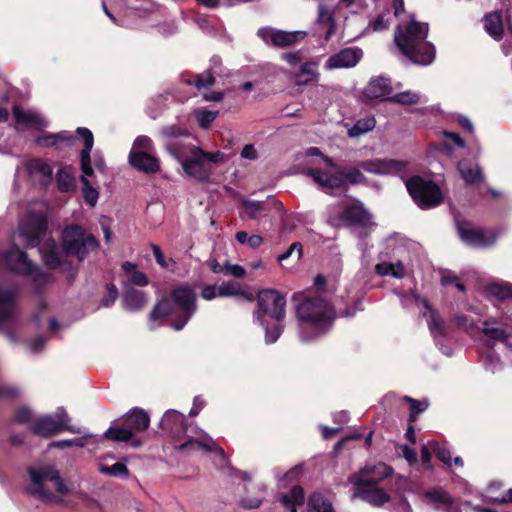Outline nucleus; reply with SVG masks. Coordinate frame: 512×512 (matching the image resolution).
Listing matches in <instances>:
<instances>
[{
  "label": "nucleus",
  "mask_w": 512,
  "mask_h": 512,
  "mask_svg": "<svg viewBox=\"0 0 512 512\" xmlns=\"http://www.w3.org/2000/svg\"><path fill=\"white\" fill-rule=\"evenodd\" d=\"M161 428L177 438L174 448L184 455L196 451L214 452L219 458L218 465L228 463L224 450L202 429L186 423L185 416L177 410H167L163 415Z\"/></svg>",
  "instance_id": "f257e3e1"
},
{
  "label": "nucleus",
  "mask_w": 512,
  "mask_h": 512,
  "mask_svg": "<svg viewBox=\"0 0 512 512\" xmlns=\"http://www.w3.org/2000/svg\"><path fill=\"white\" fill-rule=\"evenodd\" d=\"M99 242L87 234L79 225L66 226L62 231V246L50 239L39 247L44 264L50 269H56L64 264L66 256H75L83 261L86 256L98 248Z\"/></svg>",
  "instance_id": "f03ea898"
},
{
  "label": "nucleus",
  "mask_w": 512,
  "mask_h": 512,
  "mask_svg": "<svg viewBox=\"0 0 512 512\" xmlns=\"http://www.w3.org/2000/svg\"><path fill=\"white\" fill-rule=\"evenodd\" d=\"M428 24L411 17L408 24L396 27L394 41L399 50L413 63L427 66L435 59V47L426 40Z\"/></svg>",
  "instance_id": "7ed1b4c3"
},
{
  "label": "nucleus",
  "mask_w": 512,
  "mask_h": 512,
  "mask_svg": "<svg viewBox=\"0 0 512 512\" xmlns=\"http://www.w3.org/2000/svg\"><path fill=\"white\" fill-rule=\"evenodd\" d=\"M195 291L186 285L174 288L169 298L162 299L150 312V322L170 317L172 328L182 330L197 310Z\"/></svg>",
  "instance_id": "20e7f679"
},
{
  "label": "nucleus",
  "mask_w": 512,
  "mask_h": 512,
  "mask_svg": "<svg viewBox=\"0 0 512 512\" xmlns=\"http://www.w3.org/2000/svg\"><path fill=\"white\" fill-rule=\"evenodd\" d=\"M479 331L486 337L484 343L488 348V351L482 355L483 365L487 371L494 374L503 367L501 357L494 351V343L501 342L506 348L512 350V315L488 317L482 322Z\"/></svg>",
  "instance_id": "39448f33"
},
{
  "label": "nucleus",
  "mask_w": 512,
  "mask_h": 512,
  "mask_svg": "<svg viewBox=\"0 0 512 512\" xmlns=\"http://www.w3.org/2000/svg\"><path fill=\"white\" fill-rule=\"evenodd\" d=\"M296 315L299 321L313 327L316 332L307 335L301 328L299 336L301 341L309 342L325 334L333 324L335 312L333 307L321 297H311L303 300L296 307Z\"/></svg>",
  "instance_id": "423d86ee"
},
{
  "label": "nucleus",
  "mask_w": 512,
  "mask_h": 512,
  "mask_svg": "<svg viewBox=\"0 0 512 512\" xmlns=\"http://www.w3.org/2000/svg\"><path fill=\"white\" fill-rule=\"evenodd\" d=\"M286 299L276 290L266 289L258 293L257 310L254 313V321L259 323L265 330L266 344L275 343L281 336L284 326L281 323L269 328L265 317L281 322L285 318Z\"/></svg>",
  "instance_id": "0eeeda50"
},
{
  "label": "nucleus",
  "mask_w": 512,
  "mask_h": 512,
  "mask_svg": "<svg viewBox=\"0 0 512 512\" xmlns=\"http://www.w3.org/2000/svg\"><path fill=\"white\" fill-rule=\"evenodd\" d=\"M166 149L181 164L188 176L201 182L208 180L211 163H219L224 160V153L220 151L205 152L196 146H191L189 155L185 156L182 146L177 142L167 144Z\"/></svg>",
  "instance_id": "6e6552de"
},
{
  "label": "nucleus",
  "mask_w": 512,
  "mask_h": 512,
  "mask_svg": "<svg viewBox=\"0 0 512 512\" xmlns=\"http://www.w3.org/2000/svg\"><path fill=\"white\" fill-rule=\"evenodd\" d=\"M28 474L31 484L27 487V492L39 498L45 503L63 502L62 498L52 493L47 487L51 482L60 494H67L69 489L60 476L59 471L52 465H37L28 468Z\"/></svg>",
  "instance_id": "1a4fd4ad"
},
{
  "label": "nucleus",
  "mask_w": 512,
  "mask_h": 512,
  "mask_svg": "<svg viewBox=\"0 0 512 512\" xmlns=\"http://www.w3.org/2000/svg\"><path fill=\"white\" fill-rule=\"evenodd\" d=\"M149 424L150 419L148 414L142 409L133 408L124 417L123 426H111L105 431L104 437L115 442L131 441L133 447H139L141 441L133 439V434L135 432L145 431L149 427Z\"/></svg>",
  "instance_id": "9d476101"
},
{
  "label": "nucleus",
  "mask_w": 512,
  "mask_h": 512,
  "mask_svg": "<svg viewBox=\"0 0 512 512\" xmlns=\"http://www.w3.org/2000/svg\"><path fill=\"white\" fill-rule=\"evenodd\" d=\"M77 137L81 139L84 143V148L80 153V166H81V183H82V192L84 196V200L90 206H95L99 193L98 191L92 187L87 179V177H91L94 174L92 165H91V151L94 145V137L92 132L85 127H79L76 130Z\"/></svg>",
  "instance_id": "9b49d317"
},
{
  "label": "nucleus",
  "mask_w": 512,
  "mask_h": 512,
  "mask_svg": "<svg viewBox=\"0 0 512 512\" xmlns=\"http://www.w3.org/2000/svg\"><path fill=\"white\" fill-rule=\"evenodd\" d=\"M70 417L63 407L57 408L54 413L42 415L32 422V431L35 435L50 438L63 430L80 434L82 429L69 425Z\"/></svg>",
  "instance_id": "f8f14e48"
},
{
  "label": "nucleus",
  "mask_w": 512,
  "mask_h": 512,
  "mask_svg": "<svg viewBox=\"0 0 512 512\" xmlns=\"http://www.w3.org/2000/svg\"><path fill=\"white\" fill-rule=\"evenodd\" d=\"M406 188L414 202L422 209L439 205L442 192L437 184L420 176H413L406 181Z\"/></svg>",
  "instance_id": "ddd939ff"
},
{
  "label": "nucleus",
  "mask_w": 512,
  "mask_h": 512,
  "mask_svg": "<svg viewBox=\"0 0 512 512\" xmlns=\"http://www.w3.org/2000/svg\"><path fill=\"white\" fill-rule=\"evenodd\" d=\"M17 286L4 287L0 284V332L4 333L12 342L16 341L12 327L16 320L18 305Z\"/></svg>",
  "instance_id": "4468645a"
},
{
  "label": "nucleus",
  "mask_w": 512,
  "mask_h": 512,
  "mask_svg": "<svg viewBox=\"0 0 512 512\" xmlns=\"http://www.w3.org/2000/svg\"><path fill=\"white\" fill-rule=\"evenodd\" d=\"M338 220L347 226H353V233L359 238L366 237L368 235L367 228L374 225L372 215L359 201L344 205Z\"/></svg>",
  "instance_id": "2eb2a0df"
},
{
  "label": "nucleus",
  "mask_w": 512,
  "mask_h": 512,
  "mask_svg": "<svg viewBox=\"0 0 512 512\" xmlns=\"http://www.w3.org/2000/svg\"><path fill=\"white\" fill-rule=\"evenodd\" d=\"M456 227L461 240L475 248L492 246L497 240V234L493 230L475 228L465 221L456 220Z\"/></svg>",
  "instance_id": "dca6fc26"
},
{
  "label": "nucleus",
  "mask_w": 512,
  "mask_h": 512,
  "mask_svg": "<svg viewBox=\"0 0 512 512\" xmlns=\"http://www.w3.org/2000/svg\"><path fill=\"white\" fill-rule=\"evenodd\" d=\"M323 161L329 167L328 170L318 168L308 169L307 174L323 189H335L344 186L342 168L337 166L329 157H323Z\"/></svg>",
  "instance_id": "f3484780"
},
{
  "label": "nucleus",
  "mask_w": 512,
  "mask_h": 512,
  "mask_svg": "<svg viewBox=\"0 0 512 512\" xmlns=\"http://www.w3.org/2000/svg\"><path fill=\"white\" fill-rule=\"evenodd\" d=\"M392 474L393 469L383 462L366 464L357 473L350 475L348 482L352 485H378Z\"/></svg>",
  "instance_id": "a211bd4d"
},
{
  "label": "nucleus",
  "mask_w": 512,
  "mask_h": 512,
  "mask_svg": "<svg viewBox=\"0 0 512 512\" xmlns=\"http://www.w3.org/2000/svg\"><path fill=\"white\" fill-rule=\"evenodd\" d=\"M257 35L266 44H272L277 47H287L297 42L298 40L303 39L305 36V32H287L273 29L271 27H262L258 29Z\"/></svg>",
  "instance_id": "6ab92c4d"
},
{
  "label": "nucleus",
  "mask_w": 512,
  "mask_h": 512,
  "mask_svg": "<svg viewBox=\"0 0 512 512\" xmlns=\"http://www.w3.org/2000/svg\"><path fill=\"white\" fill-rule=\"evenodd\" d=\"M363 57L362 49L358 47H348L332 54L325 63V68L349 69L355 67Z\"/></svg>",
  "instance_id": "aec40b11"
},
{
  "label": "nucleus",
  "mask_w": 512,
  "mask_h": 512,
  "mask_svg": "<svg viewBox=\"0 0 512 512\" xmlns=\"http://www.w3.org/2000/svg\"><path fill=\"white\" fill-rule=\"evenodd\" d=\"M336 30L334 10L324 4H319L315 21L314 34L328 41Z\"/></svg>",
  "instance_id": "412c9836"
},
{
  "label": "nucleus",
  "mask_w": 512,
  "mask_h": 512,
  "mask_svg": "<svg viewBox=\"0 0 512 512\" xmlns=\"http://www.w3.org/2000/svg\"><path fill=\"white\" fill-rule=\"evenodd\" d=\"M359 167L368 173L387 175L402 172L406 163L395 159H374L362 161Z\"/></svg>",
  "instance_id": "4be33fe9"
},
{
  "label": "nucleus",
  "mask_w": 512,
  "mask_h": 512,
  "mask_svg": "<svg viewBox=\"0 0 512 512\" xmlns=\"http://www.w3.org/2000/svg\"><path fill=\"white\" fill-rule=\"evenodd\" d=\"M353 496L373 507H382L390 499L389 494L378 485H353Z\"/></svg>",
  "instance_id": "5701e85b"
},
{
  "label": "nucleus",
  "mask_w": 512,
  "mask_h": 512,
  "mask_svg": "<svg viewBox=\"0 0 512 512\" xmlns=\"http://www.w3.org/2000/svg\"><path fill=\"white\" fill-rule=\"evenodd\" d=\"M26 170L30 179L42 186H46L52 179L53 169L49 163L42 159L28 160Z\"/></svg>",
  "instance_id": "b1692460"
},
{
  "label": "nucleus",
  "mask_w": 512,
  "mask_h": 512,
  "mask_svg": "<svg viewBox=\"0 0 512 512\" xmlns=\"http://www.w3.org/2000/svg\"><path fill=\"white\" fill-rule=\"evenodd\" d=\"M153 152L148 153H129V164L146 174H154L160 170V161L157 157L152 155Z\"/></svg>",
  "instance_id": "393cba45"
},
{
  "label": "nucleus",
  "mask_w": 512,
  "mask_h": 512,
  "mask_svg": "<svg viewBox=\"0 0 512 512\" xmlns=\"http://www.w3.org/2000/svg\"><path fill=\"white\" fill-rule=\"evenodd\" d=\"M13 116L18 127L41 128L47 126L45 119L33 110H24L15 106Z\"/></svg>",
  "instance_id": "a878e982"
},
{
  "label": "nucleus",
  "mask_w": 512,
  "mask_h": 512,
  "mask_svg": "<svg viewBox=\"0 0 512 512\" xmlns=\"http://www.w3.org/2000/svg\"><path fill=\"white\" fill-rule=\"evenodd\" d=\"M392 87L390 80L385 77L371 79L364 90V94L370 99L388 100L391 97Z\"/></svg>",
  "instance_id": "bb28decb"
},
{
  "label": "nucleus",
  "mask_w": 512,
  "mask_h": 512,
  "mask_svg": "<svg viewBox=\"0 0 512 512\" xmlns=\"http://www.w3.org/2000/svg\"><path fill=\"white\" fill-rule=\"evenodd\" d=\"M123 306L128 311H139L145 307L147 303L146 294L131 286H126L123 295Z\"/></svg>",
  "instance_id": "cd10ccee"
},
{
  "label": "nucleus",
  "mask_w": 512,
  "mask_h": 512,
  "mask_svg": "<svg viewBox=\"0 0 512 512\" xmlns=\"http://www.w3.org/2000/svg\"><path fill=\"white\" fill-rule=\"evenodd\" d=\"M429 313L428 327L437 345L441 339L446 337L447 331L444 320L439 316L438 312L430 307V310L423 312V315Z\"/></svg>",
  "instance_id": "c85d7f7f"
},
{
  "label": "nucleus",
  "mask_w": 512,
  "mask_h": 512,
  "mask_svg": "<svg viewBox=\"0 0 512 512\" xmlns=\"http://www.w3.org/2000/svg\"><path fill=\"white\" fill-rule=\"evenodd\" d=\"M30 278L34 291L41 293L43 289L54 281V277L51 273L43 271L35 263L32 265L31 272L25 274Z\"/></svg>",
  "instance_id": "c756f323"
},
{
  "label": "nucleus",
  "mask_w": 512,
  "mask_h": 512,
  "mask_svg": "<svg viewBox=\"0 0 512 512\" xmlns=\"http://www.w3.org/2000/svg\"><path fill=\"white\" fill-rule=\"evenodd\" d=\"M76 140L69 131H60L58 133H50L40 137H37L35 142L40 147H53L59 143H66L67 145H72V143Z\"/></svg>",
  "instance_id": "7c9ffc66"
},
{
  "label": "nucleus",
  "mask_w": 512,
  "mask_h": 512,
  "mask_svg": "<svg viewBox=\"0 0 512 512\" xmlns=\"http://www.w3.org/2000/svg\"><path fill=\"white\" fill-rule=\"evenodd\" d=\"M279 500L290 512H297V507L304 504V490L300 486H293L288 493L282 494Z\"/></svg>",
  "instance_id": "2f4dec72"
},
{
  "label": "nucleus",
  "mask_w": 512,
  "mask_h": 512,
  "mask_svg": "<svg viewBox=\"0 0 512 512\" xmlns=\"http://www.w3.org/2000/svg\"><path fill=\"white\" fill-rule=\"evenodd\" d=\"M485 31L496 41L502 39L503 21L501 12L495 11L484 17Z\"/></svg>",
  "instance_id": "473e14b6"
},
{
  "label": "nucleus",
  "mask_w": 512,
  "mask_h": 512,
  "mask_svg": "<svg viewBox=\"0 0 512 512\" xmlns=\"http://www.w3.org/2000/svg\"><path fill=\"white\" fill-rule=\"evenodd\" d=\"M458 171L467 184H476L483 179L479 165L472 164L468 160H462L458 163Z\"/></svg>",
  "instance_id": "72a5a7b5"
},
{
  "label": "nucleus",
  "mask_w": 512,
  "mask_h": 512,
  "mask_svg": "<svg viewBox=\"0 0 512 512\" xmlns=\"http://www.w3.org/2000/svg\"><path fill=\"white\" fill-rule=\"evenodd\" d=\"M425 497L432 503L435 504V508L438 510L448 511L452 505L453 499L450 494L443 488L437 487L428 490L425 493Z\"/></svg>",
  "instance_id": "f704fd0d"
},
{
  "label": "nucleus",
  "mask_w": 512,
  "mask_h": 512,
  "mask_svg": "<svg viewBox=\"0 0 512 512\" xmlns=\"http://www.w3.org/2000/svg\"><path fill=\"white\" fill-rule=\"evenodd\" d=\"M317 65L318 64L316 62L312 61L303 63L295 75V84L298 86H304L317 80L319 77Z\"/></svg>",
  "instance_id": "c9c22d12"
},
{
  "label": "nucleus",
  "mask_w": 512,
  "mask_h": 512,
  "mask_svg": "<svg viewBox=\"0 0 512 512\" xmlns=\"http://www.w3.org/2000/svg\"><path fill=\"white\" fill-rule=\"evenodd\" d=\"M181 78L183 82H185L188 85H194L198 90L210 88L215 83V76L212 74L211 71L207 70L195 76L182 74Z\"/></svg>",
  "instance_id": "e433bc0d"
},
{
  "label": "nucleus",
  "mask_w": 512,
  "mask_h": 512,
  "mask_svg": "<svg viewBox=\"0 0 512 512\" xmlns=\"http://www.w3.org/2000/svg\"><path fill=\"white\" fill-rule=\"evenodd\" d=\"M485 293L489 297L504 301L512 298V284L502 281L491 282L486 286Z\"/></svg>",
  "instance_id": "4c0bfd02"
},
{
  "label": "nucleus",
  "mask_w": 512,
  "mask_h": 512,
  "mask_svg": "<svg viewBox=\"0 0 512 512\" xmlns=\"http://www.w3.org/2000/svg\"><path fill=\"white\" fill-rule=\"evenodd\" d=\"M394 294L398 296L402 307L405 309H410L413 305H422L425 308V310H430L429 302L414 291L405 293L401 290L395 289Z\"/></svg>",
  "instance_id": "58836bf2"
},
{
  "label": "nucleus",
  "mask_w": 512,
  "mask_h": 512,
  "mask_svg": "<svg viewBox=\"0 0 512 512\" xmlns=\"http://www.w3.org/2000/svg\"><path fill=\"white\" fill-rule=\"evenodd\" d=\"M375 271L380 276H392L401 279L405 275L403 264L398 261L396 264L389 262H382L376 265Z\"/></svg>",
  "instance_id": "ea45409f"
},
{
  "label": "nucleus",
  "mask_w": 512,
  "mask_h": 512,
  "mask_svg": "<svg viewBox=\"0 0 512 512\" xmlns=\"http://www.w3.org/2000/svg\"><path fill=\"white\" fill-rule=\"evenodd\" d=\"M242 206L249 219L260 220L264 217L267 208L264 202L244 199Z\"/></svg>",
  "instance_id": "a19ab883"
},
{
  "label": "nucleus",
  "mask_w": 512,
  "mask_h": 512,
  "mask_svg": "<svg viewBox=\"0 0 512 512\" xmlns=\"http://www.w3.org/2000/svg\"><path fill=\"white\" fill-rule=\"evenodd\" d=\"M376 120L373 116L359 119L353 127L348 130L350 138H357L361 135L372 131L375 128Z\"/></svg>",
  "instance_id": "79ce46f5"
},
{
  "label": "nucleus",
  "mask_w": 512,
  "mask_h": 512,
  "mask_svg": "<svg viewBox=\"0 0 512 512\" xmlns=\"http://www.w3.org/2000/svg\"><path fill=\"white\" fill-rule=\"evenodd\" d=\"M59 190L68 192L74 188V174L71 167H62L56 174Z\"/></svg>",
  "instance_id": "37998d69"
},
{
  "label": "nucleus",
  "mask_w": 512,
  "mask_h": 512,
  "mask_svg": "<svg viewBox=\"0 0 512 512\" xmlns=\"http://www.w3.org/2000/svg\"><path fill=\"white\" fill-rule=\"evenodd\" d=\"M307 512H335L331 503L322 494L313 493L308 500Z\"/></svg>",
  "instance_id": "c03bdc74"
},
{
  "label": "nucleus",
  "mask_w": 512,
  "mask_h": 512,
  "mask_svg": "<svg viewBox=\"0 0 512 512\" xmlns=\"http://www.w3.org/2000/svg\"><path fill=\"white\" fill-rule=\"evenodd\" d=\"M390 102L398 103L402 105H413L421 101V95L415 91L407 90L404 92L392 95L389 98Z\"/></svg>",
  "instance_id": "a18cd8bd"
},
{
  "label": "nucleus",
  "mask_w": 512,
  "mask_h": 512,
  "mask_svg": "<svg viewBox=\"0 0 512 512\" xmlns=\"http://www.w3.org/2000/svg\"><path fill=\"white\" fill-rule=\"evenodd\" d=\"M89 437H92V435L85 434L83 437H79V438L53 441L48 445V449H52V448L65 449V448H70V447L83 448L86 445L85 439H87Z\"/></svg>",
  "instance_id": "49530a36"
},
{
  "label": "nucleus",
  "mask_w": 512,
  "mask_h": 512,
  "mask_svg": "<svg viewBox=\"0 0 512 512\" xmlns=\"http://www.w3.org/2000/svg\"><path fill=\"white\" fill-rule=\"evenodd\" d=\"M155 147L151 138L145 135L138 136L132 145L130 153L154 152Z\"/></svg>",
  "instance_id": "de8ad7c7"
},
{
  "label": "nucleus",
  "mask_w": 512,
  "mask_h": 512,
  "mask_svg": "<svg viewBox=\"0 0 512 512\" xmlns=\"http://www.w3.org/2000/svg\"><path fill=\"white\" fill-rule=\"evenodd\" d=\"M402 400L410 403V421H414L416 415L426 411L429 406L427 399L417 400L411 398L410 396H404Z\"/></svg>",
  "instance_id": "09e8293b"
},
{
  "label": "nucleus",
  "mask_w": 512,
  "mask_h": 512,
  "mask_svg": "<svg viewBox=\"0 0 512 512\" xmlns=\"http://www.w3.org/2000/svg\"><path fill=\"white\" fill-rule=\"evenodd\" d=\"M100 472L113 477L127 478L129 471L124 463L116 462L111 466H101Z\"/></svg>",
  "instance_id": "8fccbe9b"
},
{
  "label": "nucleus",
  "mask_w": 512,
  "mask_h": 512,
  "mask_svg": "<svg viewBox=\"0 0 512 512\" xmlns=\"http://www.w3.org/2000/svg\"><path fill=\"white\" fill-rule=\"evenodd\" d=\"M430 448L435 452L436 456L441 462H443L448 467L452 465L451 453L447 446L444 444H439L438 442H430Z\"/></svg>",
  "instance_id": "3c124183"
},
{
  "label": "nucleus",
  "mask_w": 512,
  "mask_h": 512,
  "mask_svg": "<svg viewBox=\"0 0 512 512\" xmlns=\"http://www.w3.org/2000/svg\"><path fill=\"white\" fill-rule=\"evenodd\" d=\"M218 112L198 109L195 111V118L203 129H208L211 123L216 119Z\"/></svg>",
  "instance_id": "603ef678"
},
{
  "label": "nucleus",
  "mask_w": 512,
  "mask_h": 512,
  "mask_svg": "<svg viewBox=\"0 0 512 512\" xmlns=\"http://www.w3.org/2000/svg\"><path fill=\"white\" fill-rule=\"evenodd\" d=\"M342 175H344V184L346 182L351 184H360L365 181V176L357 168H342Z\"/></svg>",
  "instance_id": "864d4df0"
},
{
  "label": "nucleus",
  "mask_w": 512,
  "mask_h": 512,
  "mask_svg": "<svg viewBox=\"0 0 512 512\" xmlns=\"http://www.w3.org/2000/svg\"><path fill=\"white\" fill-rule=\"evenodd\" d=\"M218 289L221 297L236 296L241 294L240 286L232 281L223 282L218 286Z\"/></svg>",
  "instance_id": "5fc2aeb1"
},
{
  "label": "nucleus",
  "mask_w": 512,
  "mask_h": 512,
  "mask_svg": "<svg viewBox=\"0 0 512 512\" xmlns=\"http://www.w3.org/2000/svg\"><path fill=\"white\" fill-rule=\"evenodd\" d=\"M151 248L155 257L156 262L163 268L171 269L175 266V261L173 259L167 260L164 257L160 247L156 244H151Z\"/></svg>",
  "instance_id": "6e6d98bb"
},
{
  "label": "nucleus",
  "mask_w": 512,
  "mask_h": 512,
  "mask_svg": "<svg viewBox=\"0 0 512 512\" xmlns=\"http://www.w3.org/2000/svg\"><path fill=\"white\" fill-rule=\"evenodd\" d=\"M118 297V290L114 284H108L106 287V293L101 301L103 307H110L114 304Z\"/></svg>",
  "instance_id": "4d7b16f0"
},
{
  "label": "nucleus",
  "mask_w": 512,
  "mask_h": 512,
  "mask_svg": "<svg viewBox=\"0 0 512 512\" xmlns=\"http://www.w3.org/2000/svg\"><path fill=\"white\" fill-rule=\"evenodd\" d=\"M389 24V18L386 17V14H382L369 23L368 29L371 28L373 32H380L386 30Z\"/></svg>",
  "instance_id": "13d9d810"
},
{
  "label": "nucleus",
  "mask_w": 512,
  "mask_h": 512,
  "mask_svg": "<svg viewBox=\"0 0 512 512\" xmlns=\"http://www.w3.org/2000/svg\"><path fill=\"white\" fill-rule=\"evenodd\" d=\"M14 421L20 424L33 422L32 410L28 407H21L14 415Z\"/></svg>",
  "instance_id": "bf43d9fd"
},
{
  "label": "nucleus",
  "mask_w": 512,
  "mask_h": 512,
  "mask_svg": "<svg viewBox=\"0 0 512 512\" xmlns=\"http://www.w3.org/2000/svg\"><path fill=\"white\" fill-rule=\"evenodd\" d=\"M148 283V279L146 275L138 270H135L130 276L127 277V280L125 282V287L130 284H135L138 286H145Z\"/></svg>",
  "instance_id": "052dcab7"
},
{
  "label": "nucleus",
  "mask_w": 512,
  "mask_h": 512,
  "mask_svg": "<svg viewBox=\"0 0 512 512\" xmlns=\"http://www.w3.org/2000/svg\"><path fill=\"white\" fill-rule=\"evenodd\" d=\"M391 512H413L407 499L399 497L393 500Z\"/></svg>",
  "instance_id": "680f3d73"
},
{
  "label": "nucleus",
  "mask_w": 512,
  "mask_h": 512,
  "mask_svg": "<svg viewBox=\"0 0 512 512\" xmlns=\"http://www.w3.org/2000/svg\"><path fill=\"white\" fill-rule=\"evenodd\" d=\"M224 274L225 275H231L236 278H241L246 274L245 269L238 264H224Z\"/></svg>",
  "instance_id": "e2e57ef3"
},
{
  "label": "nucleus",
  "mask_w": 512,
  "mask_h": 512,
  "mask_svg": "<svg viewBox=\"0 0 512 512\" xmlns=\"http://www.w3.org/2000/svg\"><path fill=\"white\" fill-rule=\"evenodd\" d=\"M300 473H301V467L295 466L292 469H290L289 471H287L284 475H281L279 471H276L275 476L279 482H282L284 480L293 481L298 478Z\"/></svg>",
  "instance_id": "0e129e2a"
},
{
  "label": "nucleus",
  "mask_w": 512,
  "mask_h": 512,
  "mask_svg": "<svg viewBox=\"0 0 512 512\" xmlns=\"http://www.w3.org/2000/svg\"><path fill=\"white\" fill-rule=\"evenodd\" d=\"M294 252H297V259H300L302 255V245L299 242H294L290 247L281 255L278 256L280 262L288 259Z\"/></svg>",
  "instance_id": "69168bd1"
},
{
  "label": "nucleus",
  "mask_w": 512,
  "mask_h": 512,
  "mask_svg": "<svg viewBox=\"0 0 512 512\" xmlns=\"http://www.w3.org/2000/svg\"><path fill=\"white\" fill-rule=\"evenodd\" d=\"M46 342H47V340L43 336L35 337L34 339H32L29 342L30 351L33 354H38V353L42 352L45 348Z\"/></svg>",
  "instance_id": "338daca9"
},
{
  "label": "nucleus",
  "mask_w": 512,
  "mask_h": 512,
  "mask_svg": "<svg viewBox=\"0 0 512 512\" xmlns=\"http://www.w3.org/2000/svg\"><path fill=\"white\" fill-rule=\"evenodd\" d=\"M201 297L205 300H213L221 297L217 285H206L201 291Z\"/></svg>",
  "instance_id": "774afa93"
}]
</instances>
